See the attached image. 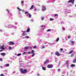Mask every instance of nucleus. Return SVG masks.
Wrapping results in <instances>:
<instances>
[{"label": "nucleus", "instance_id": "obj_19", "mask_svg": "<svg viewBox=\"0 0 76 76\" xmlns=\"http://www.w3.org/2000/svg\"><path fill=\"white\" fill-rule=\"evenodd\" d=\"M42 69L44 70H46V69L45 68V67L43 66L42 67Z\"/></svg>", "mask_w": 76, "mask_h": 76}, {"label": "nucleus", "instance_id": "obj_31", "mask_svg": "<svg viewBox=\"0 0 76 76\" xmlns=\"http://www.w3.org/2000/svg\"><path fill=\"white\" fill-rule=\"evenodd\" d=\"M71 42L72 44V45H73L74 44V41H72Z\"/></svg>", "mask_w": 76, "mask_h": 76}, {"label": "nucleus", "instance_id": "obj_33", "mask_svg": "<svg viewBox=\"0 0 76 76\" xmlns=\"http://www.w3.org/2000/svg\"><path fill=\"white\" fill-rule=\"evenodd\" d=\"M41 18L42 20H44V17H41Z\"/></svg>", "mask_w": 76, "mask_h": 76}, {"label": "nucleus", "instance_id": "obj_10", "mask_svg": "<svg viewBox=\"0 0 76 76\" xmlns=\"http://www.w3.org/2000/svg\"><path fill=\"white\" fill-rule=\"evenodd\" d=\"M22 32L23 33V35H24V36H25V35H26V34L25 33L26 31H23Z\"/></svg>", "mask_w": 76, "mask_h": 76}, {"label": "nucleus", "instance_id": "obj_40", "mask_svg": "<svg viewBox=\"0 0 76 76\" xmlns=\"http://www.w3.org/2000/svg\"><path fill=\"white\" fill-rule=\"evenodd\" d=\"M7 11L8 12H9V10H7Z\"/></svg>", "mask_w": 76, "mask_h": 76}, {"label": "nucleus", "instance_id": "obj_14", "mask_svg": "<svg viewBox=\"0 0 76 76\" xmlns=\"http://www.w3.org/2000/svg\"><path fill=\"white\" fill-rule=\"evenodd\" d=\"M28 48H29V47H28L26 46L25 47V49L26 50H27V49H28Z\"/></svg>", "mask_w": 76, "mask_h": 76}, {"label": "nucleus", "instance_id": "obj_41", "mask_svg": "<svg viewBox=\"0 0 76 76\" xmlns=\"http://www.w3.org/2000/svg\"><path fill=\"white\" fill-rule=\"evenodd\" d=\"M25 53H26V52H25L23 53V54H25Z\"/></svg>", "mask_w": 76, "mask_h": 76}, {"label": "nucleus", "instance_id": "obj_50", "mask_svg": "<svg viewBox=\"0 0 76 76\" xmlns=\"http://www.w3.org/2000/svg\"><path fill=\"white\" fill-rule=\"evenodd\" d=\"M39 74H37V76H39Z\"/></svg>", "mask_w": 76, "mask_h": 76}, {"label": "nucleus", "instance_id": "obj_49", "mask_svg": "<svg viewBox=\"0 0 76 76\" xmlns=\"http://www.w3.org/2000/svg\"><path fill=\"white\" fill-rule=\"evenodd\" d=\"M0 32H2V30H0Z\"/></svg>", "mask_w": 76, "mask_h": 76}, {"label": "nucleus", "instance_id": "obj_18", "mask_svg": "<svg viewBox=\"0 0 76 76\" xmlns=\"http://www.w3.org/2000/svg\"><path fill=\"white\" fill-rule=\"evenodd\" d=\"M5 66L6 67H9V64H8L5 65Z\"/></svg>", "mask_w": 76, "mask_h": 76}, {"label": "nucleus", "instance_id": "obj_37", "mask_svg": "<svg viewBox=\"0 0 76 76\" xmlns=\"http://www.w3.org/2000/svg\"><path fill=\"white\" fill-rule=\"evenodd\" d=\"M63 48L61 49V51H63Z\"/></svg>", "mask_w": 76, "mask_h": 76}, {"label": "nucleus", "instance_id": "obj_27", "mask_svg": "<svg viewBox=\"0 0 76 76\" xmlns=\"http://www.w3.org/2000/svg\"><path fill=\"white\" fill-rule=\"evenodd\" d=\"M46 8V7H45V6H42V8Z\"/></svg>", "mask_w": 76, "mask_h": 76}, {"label": "nucleus", "instance_id": "obj_47", "mask_svg": "<svg viewBox=\"0 0 76 76\" xmlns=\"http://www.w3.org/2000/svg\"><path fill=\"white\" fill-rule=\"evenodd\" d=\"M1 51H3V50H0V52H1Z\"/></svg>", "mask_w": 76, "mask_h": 76}, {"label": "nucleus", "instance_id": "obj_8", "mask_svg": "<svg viewBox=\"0 0 76 76\" xmlns=\"http://www.w3.org/2000/svg\"><path fill=\"white\" fill-rule=\"evenodd\" d=\"M1 50H4L5 48H4V45H3L0 48Z\"/></svg>", "mask_w": 76, "mask_h": 76}, {"label": "nucleus", "instance_id": "obj_11", "mask_svg": "<svg viewBox=\"0 0 76 76\" xmlns=\"http://www.w3.org/2000/svg\"><path fill=\"white\" fill-rule=\"evenodd\" d=\"M34 7V6L32 5L31 8H30L29 10H32V9H33Z\"/></svg>", "mask_w": 76, "mask_h": 76}, {"label": "nucleus", "instance_id": "obj_17", "mask_svg": "<svg viewBox=\"0 0 76 76\" xmlns=\"http://www.w3.org/2000/svg\"><path fill=\"white\" fill-rule=\"evenodd\" d=\"M17 9H18V10H19V11H22V10H20V8H19V7H17Z\"/></svg>", "mask_w": 76, "mask_h": 76}, {"label": "nucleus", "instance_id": "obj_42", "mask_svg": "<svg viewBox=\"0 0 76 76\" xmlns=\"http://www.w3.org/2000/svg\"><path fill=\"white\" fill-rule=\"evenodd\" d=\"M9 49H12V48L11 47H9Z\"/></svg>", "mask_w": 76, "mask_h": 76}, {"label": "nucleus", "instance_id": "obj_39", "mask_svg": "<svg viewBox=\"0 0 76 76\" xmlns=\"http://www.w3.org/2000/svg\"><path fill=\"white\" fill-rule=\"evenodd\" d=\"M2 60H3L2 58H0V61H2Z\"/></svg>", "mask_w": 76, "mask_h": 76}, {"label": "nucleus", "instance_id": "obj_28", "mask_svg": "<svg viewBox=\"0 0 76 76\" xmlns=\"http://www.w3.org/2000/svg\"><path fill=\"white\" fill-rule=\"evenodd\" d=\"M59 40V38H57L56 40V42H58V41Z\"/></svg>", "mask_w": 76, "mask_h": 76}, {"label": "nucleus", "instance_id": "obj_25", "mask_svg": "<svg viewBox=\"0 0 76 76\" xmlns=\"http://www.w3.org/2000/svg\"><path fill=\"white\" fill-rule=\"evenodd\" d=\"M75 64H72L71 65V67H75Z\"/></svg>", "mask_w": 76, "mask_h": 76}, {"label": "nucleus", "instance_id": "obj_3", "mask_svg": "<svg viewBox=\"0 0 76 76\" xmlns=\"http://www.w3.org/2000/svg\"><path fill=\"white\" fill-rule=\"evenodd\" d=\"M53 66L52 64H50L48 65L47 68H53Z\"/></svg>", "mask_w": 76, "mask_h": 76}, {"label": "nucleus", "instance_id": "obj_36", "mask_svg": "<svg viewBox=\"0 0 76 76\" xmlns=\"http://www.w3.org/2000/svg\"><path fill=\"white\" fill-rule=\"evenodd\" d=\"M58 16V15L57 14H56L54 16Z\"/></svg>", "mask_w": 76, "mask_h": 76}, {"label": "nucleus", "instance_id": "obj_30", "mask_svg": "<svg viewBox=\"0 0 76 76\" xmlns=\"http://www.w3.org/2000/svg\"><path fill=\"white\" fill-rule=\"evenodd\" d=\"M62 29L63 31H65V28L64 27H62Z\"/></svg>", "mask_w": 76, "mask_h": 76}, {"label": "nucleus", "instance_id": "obj_24", "mask_svg": "<svg viewBox=\"0 0 76 76\" xmlns=\"http://www.w3.org/2000/svg\"><path fill=\"white\" fill-rule=\"evenodd\" d=\"M22 54L21 53H18L17 54L18 56H21Z\"/></svg>", "mask_w": 76, "mask_h": 76}, {"label": "nucleus", "instance_id": "obj_53", "mask_svg": "<svg viewBox=\"0 0 76 76\" xmlns=\"http://www.w3.org/2000/svg\"><path fill=\"white\" fill-rule=\"evenodd\" d=\"M74 0H73L72 1H74Z\"/></svg>", "mask_w": 76, "mask_h": 76}, {"label": "nucleus", "instance_id": "obj_16", "mask_svg": "<svg viewBox=\"0 0 76 76\" xmlns=\"http://www.w3.org/2000/svg\"><path fill=\"white\" fill-rule=\"evenodd\" d=\"M46 10V8H42V12H44L45 10Z\"/></svg>", "mask_w": 76, "mask_h": 76}, {"label": "nucleus", "instance_id": "obj_21", "mask_svg": "<svg viewBox=\"0 0 76 76\" xmlns=\"http://www.w3.org/2000/svg\"><path fill=\"white\" fill-rule=\"evenodd\" d=\"M25 38H27V39H28L29 38V36H27L25 37Z\"/></svg>", "mask_w": 76, "mask_h": 76}, {"label": "nucleus", "instance_id": "obj_4", "mask_svg": "<svg viewBox=\"0 0 76 76\" xmlns=\"http://www.w3.org/2000/svg\"><path fill=\"white\" fill-rule=\"evenodd\" d=\"M9 45H15V43L13 42L10 41L8 42Z\"/></svg>", "mask_w": 76, "mask_h": 76}, {"label": "nucleus", "instance_id": "obj_1", "mask_svg": "<svg viewBox=\"0 0 76 76\" xmlns=\"http://www.w3.org/2000/svg\"><path fill=\"white\" fill-rule=\"evenodd\" d=\"M20 70L21 71V73H26L27 72V70L26 69H25L24 70H23V69H21Z\"/></svg>", "mask_w": 76, "mask_h": 76}, {"label": "nucleus", "instance_id": "obj_54", "mask_svg": "<svg viewBox=\"0 0 76 76\" xmlns=\"http://www.w3.org/2000/svg\"><path fill=\"white\" fill-rule=\"evenodd\" d=\"M75 6H76V4L75 5Z\"/></svg>", "mask_w": 76, "mask_h": 76}, {"label": "nucleus", "instance_id": "obj_43", "mask_svg": "<svg viewBox=\"0 0 76 76\" xmlns=\"http://www.w3.org/2000/svg\"><path fill=\"white\" fill-rule=\"evenodd\" d=\"M70 36L68 37V39H69V38H70Z\"/></svg>", "mask_w": 76, "mask_h": 76}, {"label": "nucleus", "instance_id": "obj_46", "mask_svg": "<svg viewBox=\"0 0 76 76\" xmlns=\"http://www.w3.org/2000/svg\"><path fill=\"white\" fill-rule=\"evenodd\" d=\"M58 70L59 72L60 70V69H58Z\"/></svg>", "mask_w": 76, "mask_h": 76}, {"label": "nucleus", "instance_id": "obj_12", "mask_svg": "<svg viewBox=\"0 0 76 76\" xmlns=\"http://www.w3.org/2000/svg\"><path fill=\"white\" fill-rule=\"evenodd\" d=\"M1 55L2 56H4L6 55V53H1Z\"/></svg>", "mask_w": 76, "mask_h": 76}, {"label": "nucleus", "instance_id": "obj_13", "mask_svg": "<svg viewBox=\"0 0 76 76\" xmlns=\"http://www.w3.org/2000/svg\"><path fill=\"white\" fill-rule=\"evenodd\" d=\"M30 31V28H28L27 30V32H29Z\"/></svg>", "mask_w": 76, "mask_h": 76}, {"label": "nucleus", "instance_id": "obj_15", "mask_svg": "<svg viewBox=\"0 0 76 76\" xmlns=\"http://www.w3.org/2000/svg\"><path fill=\"white\" fill-rule=\"evenodd\" d=\"M73 52V50H72L69 53V54H71Z\"/></svg>", "mask_w": 76, "mask_h": 76}, {"label": "nucleus", "instance_id": "obj_45", "mask_svg": "<svg viewBox=\"0 0 76 76\" xmlns=\"http://www.w3.org/2000/svg\"><path fill=\"white\" fill-rule=\"evenodd\" d=\"M45 48V47H44V46H43V47H42V48Z\"/></svg>", "mask_w": 76, "mask_h": 76}, {"label": "nucleus", "instance_id": "obj_23", "mask_svg": "<svg viewBox=\"0 0 76 76\" xmlns=\"http://www.w3.org/2000/svg\"><path fill=\"white\" fill-rule=\"evenodd\" d=\"M41 27L42 28H45V25L42 26Z\"/></svg>", "mask_w": 76, "mask_h": 76}, {"label": "nucleus", "instance_id": "obj_44", "mask_svg": "<svg viewBox=\"0 0 76 76\" xmlns=\"http://www.w3.org/2000/svg\"><path fill=\"white\" fill-rule=\"evenodd\" d=\"M37 9L35 8V9H34V11H36V10H37Z\"/></svg>", "mask_w": 76, "mask_h": 76}, {"label": "nucleus", "instance_id": "obj_35", "mask_svg": "<svg viewBox=\"0 0 76 76\" xmlns=\"http://www.w3.org/2000/svg\"><path fill=\"white\" fill-rule=\"evenodd\" d=\"M66 64H69V61H66Z\"/></svg>", "mask_w": 76, "mask_h": 76}, {"label": "nucleus", "instance_id": "obj_2", "mask_svg": "<svg viewBox=\"0 0 76 76\" xmlns=\"http://www.w3.org/2000/svg\"><path fill=\"white\" fill-rule=\"evenodd\" d=\"M28 13V14H27ZM25 14H26V16H28V15L29 16V18H31V16H32V15H31L30 13H28V12H25Z\"/></svg>", "mask_w": 76, "mask_h": 76}, {"label": "nucleus", "instance_id": "obj_51", "mask_svg": "<svg viewBox=\"0 0 76 76\" xmlns=\"http://www.w3.org/2000/svg\"><path fill=\"white\" fill-rule=\"evenodd\" d=\"M1 47V45H0V48Z\"/></svg>", "mask_w": 76, "mask_h": 76}, {"label": "nucleus", "instance_id": "obj_38", "mask_svg": "<svg viewBox=\"0 0 76 76\" xmlns=\"http://www.w3.org/2000/svg\"><path fill=\"white\" fill-rule=\"evenodd\" d=\"M28 54H31V52L29 51V52H28Z\"/></svg>", "mask_w": 76, "mask_h": 76}, {"label": "nucleus", "instance_id": "obj_48", "mask_svg": "<svg viewBox=\"0 0 76 76\" xmlns=\"http://www.w3.org/2000/svg\"><path fill=\"white\" fill-rule=\"evenodd\" d=\"M30 49H32V47H30Z\"/></svg>", "mask_w": 76, "mask_h": 76}, {"label": "nucleus", "instance_id": "obj_32", "mask_svg": "<svg viewBox=\"0 0 76 76\" xmlns=\"http://www.w3.org/2000/svg\"><path fill=\"white\" fill-rule=\"evenodd\" d=\"M33 48H37V46H34Z\"/></svg>", "mask_w": 76, "mask_h": 76}, {"label": "nucleus", "instance_id": "obj_22", "mask_svg": "<svg viewBox=\"0 0 76 76\" xmlns=\"http://www.w3.org/2000/svg\"><path fill=\"white\" fill-rule=\"evenodd\" d=\"M23 3H24V1L23 0L21 1V4H23Z\"/></svg>", "mask_w": 76, "mask_h": 76}, {"label": "nucleus", "instance_id": "obj_34", "mask_svg": "<svg viewBox=\"0 0 76 76\" xmlns=\"http://www.w3.org/2000/svg\"><path fill=\"white\" fill-rule=\"evenodd\" d=\"M0 76H4V75L3 74H1V75Z\"/></svg>", "mask_w": 76, "mask_h": 76}, {"label": "nucleus", "instance_id": "obj_5", "mask_svg": "<svg viewBox=\"0 0 76 76\" xmlns=\"http://www.w3.org/2000/svg\"><path fill=\"white\" fill-rule=\"evenodd\" d=\"M56 55L57 56H61V54H60V53L58 52H56L55 53Z\"/></svg>", "mask_w": 76, "mask_h": 76}, {"label": "nucleus", "instance_id": "obj_52", "mask_svg": "<svg viewBox=\"0 0 76 76\" xmlns=\"http://www.w3.org/2000/svg\"><path fill=\"white\" fill-rule=\"evenodd\" d=\"M0 67H2V66H0Z\"/></svg>", "mask_w": 76, "mask_h": 76}, {"label": "nucleus", "instance_id": "obj_20", "mask_svg": "<svg viewBox=\"0 0 76 76\" xmlns=\"http://www.w3.org/2000/svg\"><path fill=\"white\" fill-rule=\"evenodd\" d=\"M73 63H76V58L73 61Z\"/></svg>", "mask_w": 76, "mask_h": 76}, {"label": "nucleus", "instance_id": "obj_7", "mask_svg": "<svg viewBox=\"0 0 76 76\" xmlns=\"http://www.w3.org/2000/svg\"><path fill=\"white\" fill-rule=\"evenodd\" d=\"M74 1H73L72 0H70L68 1V3H71V2H72V4H73V3H74Z\"/></svg>", "mask_w": 76, "mask_h": 76}, {"label": "nucleus", "instance_id": "obj_29", "mask_svg": "<svg viewBox=\"0 0 76 76\" xmlns=\"http://www.w3.org/2000/svg\"><path fill=\"white\" fill-rule=\"evenodd\" d=\"M51 31V29H49L47 30V32H49Z\"/></svg>", "mask_w": 76, "mask_h": 76}, {"label": "nucleus", "instance_id": "obj_6", "mask_svg": "<svg viewBox=\"0 0 76 76\" xmlns=\"http://www.w3.org/2000/svg\"><path fill=\"white\" fill-rule=\"evenodd\" d=\"M34 50H31V53L32 54V57H34L35 56V53H34Z\"/></svg>", "mask_w": 76, "mask_h": 76}, {"label": "nucleus", "instance_id": "obj_9", "mask_svg": "<svg viewBox=\"0 0 76 76\" xmlns=\"http://www.w3.org/2000/svg\"><path fill=\"white\" fill-rule=\"evenodd\" d=\"M48 61H49V60L48 59L46 60V61H45L44 62L45 64H46L47 63H48Z\"/></svg>", "mask_w": 76, "mask_h": 76}, {"label": "nucleus", "instance_id": "obj_26", "mask_svg": "<svg viewBox=\"0 0 76 76\" xmlns=\"http://www.w3.org/2000/svg\"><path fill=\"white\" fill-rule=\"evenodd\" d=\"M50 20L52 21V20H54V19L52 18H50Z\"/></svg>", "mask_w": 76, "mask_h": 76}]
</instances>
